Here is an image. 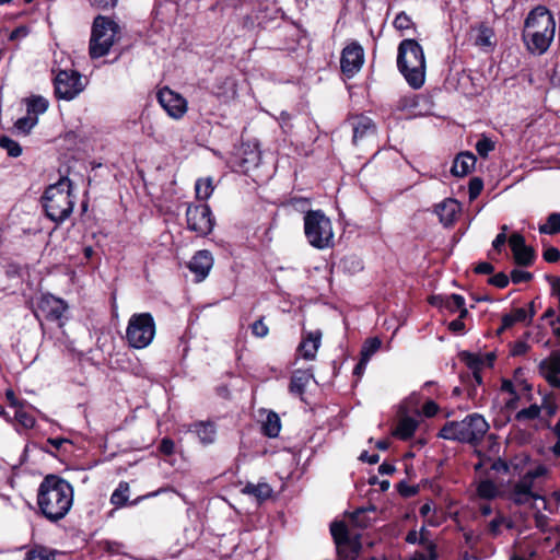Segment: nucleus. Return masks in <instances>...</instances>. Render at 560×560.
I'll return each instance as SVG.
<instances>
[{
	"instance_id": "dca6fc26",
	"label": "nucleus",
	"mask_w": 560,
	"mask_h": 560,
	"mask_svg": "<svg viewBox=\"0 0 560 560\" xmlns=\"http://www.w3.org/2000/svg\"><path fill=\"white\" fill-rule=\"evenodd\" d=\"M364 62V52L363 48L357 44L352 43L343 48L340 59V68L342 73L352 78L362 67Z\"/></svg>"
},
{
	"instance_id": "2eb2a0df",
	"label": "nucleus",
	"mask_w": 560,
	"mask_h": 560,
	"mask_svg": "<svg viewBox=\"0 0 560 560\" xmlns=\"http://www.w3.org/2000/svg\"><path fill=\"white\" fill-rule=\"evenodd\" d=\"M67 304L63 300L56 298L51 294L42 295L37 303L35 316L40 319L44 317L47 320H58L62 317L67 310Z\"/></svg>"
},
{
	"instance_id": "4468645a",
	"label": "nucleus",
	"mask_w": 560,
	"mask_h": 560,
	"mask_svg": "<svg viewBox=\"0 0 560 560\" xmlns=\"http://www.w3.org/2000/svg\"><path fill=\"white\" fill-rule=\"evenodd\" d=\"M158 101L167 115L174 119H180L187 112V101L180 94L164 86L158 92Z\"/></svg>"
},
{
	"instance_id": "6e6d98bb",
	"label": "nucleus",
	"mask_w": 560,
	"mask_h": 560,
	"mask_svg": "<svg viewBox=\"0 0 560 560\" xmlns=\"http://www.w3.org/2000/svg\"><path fill=\"white\" fill-rule=\"evenodd\" d=\"M397 490L405 498L411 497L417 493L416 487L409 486L408 483H406L404 481H401L397 485Z\"/></svg>"
},
{
	"instance_id": "e433bc0d",
	"label": "nucleus",
	"mask_w": 560,
	"mask_h": 560,
	"mask_svg": "<svg viewBox=\"0 0 560 560\" xmlns=\"http://www.w3.org/2000/svg\"><path fill=\"white\" fill-rule=\"evenodd\" d=\"M527 319V311L525 308H515L510 314L502 317V329L510 328L515 323L525 322Z\"/></svg>"
},
{
	"instance_id": "de8ad7c7",
	"label": "nucleus",
	"mask_w": 560,
	"mask_h": 560,
	"mask_svg": "<svg viewBox=\"0 0 560 560\" xmlns=\"http://www.w3.org/2000/svg\"><path fill=\"white\" fill-rule=\"evenodd\" d=\"M247 149H249V145L243 147V153L246 155L242 160L243 164L257 166L260 162V152L255 148L247 153Z\"/></svg>"
},
{
	"instance_id": "39448f33",
	"label": "nucleus",
	"mask_w": 560,
	"mask_h": 560,
	"mask_svg": "<svg viewBox=\"0 0 560 560\" xmlns=\"http://www.w3.org/2000/svg\"><path fill=\"white\" fill-rule=\"evenodd\" d=\"M489 430V423L479 413H471L460 421L444 424L439 436L462 443L477 444Z\"/></svg>"
},
{
	"instance_id": "7c9ffc66",
	"label": "nucleus",
	"mask_w": 560,
	"mask_h": 560,
	"mask_svg": "<svg viewBox=\"0 0 560 560\" xmlns=\"http://www.w3.org/2000/svg\"><path fill=\"white\" fill-rule=\"evenodd\" d=\"M476 492L478 498L483 500H493L500 495L498 486L489 479L481 480L477 485Z\"/></svg>"
},
{
	"instance_id": "58836bf2",
	"label": "nucleus",
	"mask_w": 560,
	"mask_h": 560,
	"mask_svg": "<svg viewBox=\"0 0 560 560\" xmlns=\"http://www.w3.org/2000/svg\"><path fill=\"white\" fill-rule=\"evenodd\" d=\"M539 232L541 234H557L560 232V214L551 213L549 214L547 222L539 226Z\"/></svg>"
},
{
	"instance_id": "393cba45",
	"label": "nucleus",
	"mask_w": 560,
	"mask_h": 560,
	"mask_svg": "<svg viewBox=\"0 0 560 560\" xmlns=\"http://www.w3.org/2000/svg\"><path fill=\"white\" fill-rule=\"evenodd\" d=\"M459 211V203L455 199H445L436 206L435 212L440 221L444 225H450L454 222L456 214Z\"/></svg>"
},
{
	"instance_id": "cd10ccee",
	"label": "nucleus",
	"mask_w": 560,
	"mask_h": 560,
	"mask_svg": "<svg viewBox=\"0 0 560 560\" xmlns=\"http://www.w3.org/2000/svg\"><path fill=\"white\" fill-rule=\"evenodd\" d=\"M512 528L513 523L506 518L500 511L495 513L493 520L486 524V534L491 538H497L502 534V527Z\"/></svg>"
},
{
	"instance_id": "72a5a7b5",
	"label": "nucleus",
	"mask_w": 560,
	"mask_h": 560,
	"mask_svg": "<svg viewBox=\"0 0 560 560\" xmlns=\"http://www.w3.org/2000/svg\"><path fill=\"white\" fill-rule=\"evenodd\" d=\"M25 560H56V552L44 546H35L26 553Z\"/></svg>"
},
{
	"instance_id": "5fc2aeb1",
	"label": "nucleus",
	"mask_w": 560,
	"mask_h": 560,
	"mask_svg": "<svg viewBox=\"0 0 560 560\" xmlns=\"http://www.w3.org/2000/svg\"><path fill=\"white\" fill-rule=\"evenodd\" d=\"M509 277L503 273V272H499L497 275H494L492 278H490L489 282L497 287V288H500V289H503L505 288L508 284H509Z\"/></svg>"
},
{
	"instance_id": "680f3d73",
	"label": "nucleus",
	"mask_w": 560,
	"mask_h": 560,
	"mask_svg": "<svg viewBox=\"0 0 560 560\" xmlns=\"http://www.w3.org/2000/svg\"><path fill=\"white\" fill-rule=\"evenodd\" d=\"M448 329L453 332L460 334L465 329V324L460 318H457L448 324Z\"/></svg>"
},
{
	"instance_id": "052dcab7",
	"label": "nucleus",
	"mask_w": 560,
	"mask_h": 560,
	"mask_svg": "<svg viewBox=\"0 0 560 560\" xmlns=\"http://www.w3.org/2000/svg\"><path fill=\"white\" fill-rule=\"evenodd\" d=\"M280 126L284 132H289L291 130V115L287 112H281L280 117Z\"/></svg>"
},
{
	"instance_id": "1a4fd4ad",
	"label": "nucleus",
	"mask_w": 560,
	"mask_h": 560,
	"mask_svg": "<svg viewBox=\"0 0 560 560\" xmlns=\"http://www.w3.org/2000/svg\"><path fill=\"white\" fill-rule=\"evenodd\" d=\"M155 336V322L150 313L133 314L128 322L126 339L130 347L143 349Z\"/></svg>"
},
{
	"instance_id": "c03bdc74",
	"label": "nucleus",
	"mask_w": 560,
	"mask_h": 560,
	"mask_svg": "<svg viewBox=\"0 0 560 560\" xmlns=\"http://www.w3.org/2000/svg\"><path fill=\"white\" fill-rule=\"evenodd\" d=\"M14 419L25 429H31L35 424V418L31 413L26 412L23 407L15 409Z\"/></svg>"
},
{
	"instance_id": "8fccbe9b",
	"label": "nucleus",
	"mask_w": 560,
	"mask_h": 560,
	"mask_svg": "<svg viewBox=\"0 0 560 560\" xmlns=\"http://www.w3.org/2000/svg\"><path fill=\"white\" fill-rule=\"evenodd\" d=\"M252 334L257 338H264L268 335L269 328L264 323V317H260L259 319L255 320L252 326Z\"/></svg>"
},
{
	"instance_id": "a18cd8bd",
	"label": "nucleus",
	"mask_w": 560,
	"mask_h": 560,
	"mask_svg": "<svg viewBox=\"0 0 560 560\" xmlns=\"http://www.w3.org/2000/svg\"><path fill=\"white\" fill-rule=\"evenodd\" d=\"M495 143L489 137L482 136L476 143L475 148L481 158H487L494 150Z\"/></svg>"
},
{
	"instance_id": "f704fd0d",
	"label": "nucleus",
	"mask_w": 560,
	"mask_h": 560,
	"mask_svg": "<svg viewBox=\"0 0 560 560\" xmlns=\"http://www.w3.org/2000/svg\"><path fill=\"white\" fill-rule=\"evenodd\" d=\"M195 190L196 197L199 200H207L208 198H210L214 190L212 179L210 177L198 179L195 185Z\"/></svg>"
},
{
	"instance_id": "6e6552de",
	"label": "nucleus",
	"mask_w": 560,
	"mask_h": 560,
	"mask_svg": "<svg viewBox=\"0 0 560 560\" xmlns=\"http://www.w3.org/2000/svg\"><path fill=\"white\" fill-rule=\"evenodd\" d=\"M330 533L340 560H357L362 548L360 532L348 527L345 522H334Z\"/></svg>"
},
{
	"instance_id": "9b49d317",
	"label": "nucleus",
	"mask_w": 560,
	"mask_h": 560,
	"mask_svg": "<svg viewBox=\"0 0 560 560\" xmlns=\"http://www.w3.org/2000/svg\"><path fill=\"white\" fill-rule=\"evenodd\" d=\"M186 221L188 230L200 236L210 234L215 224L208 205H189L186 211Z\"/></svg>"
},
{
	"instance_id": "6ab92c4d",
	"label": "nucleus",
	"mask_w": 560,
	"mask_h": 560,
	"mask_svg": "<svg viewBox=\"0 0 560 560\" xmlns=\"http://www.w3.org/2000/svg\"><path fill=\"white\" fill-rule=\"evenodd\" d=\"M213 266V257L209 250H198L188 264L189 270L198 282L205 280Z\"/></svg>"
},
{
	"instance_id": "3c124183",
	"label": "nucleus",
	"mask_w": 560,
	"mask_h": 560,
	"mask_svg": "<svg viewBox=\"0 0 560 560\" xmlns=\"http://www.w3.org/2000/svg\"><path fill=\"white\" fill-rule=\"evenodd\" d=\"M482 188L483 183L479 177L471 178L468 185L469 199H476L480 195Z\"/></svg>"
},
{
	"instance_id": "774afa93",
	"label": "nucleus",
	"mask_w": 560,
	"mask_h": 560,
	"mask_svg": "<svg viewBox=\"0 0 560 560\" xmlns=\"http://www.w3.org/2000/svg\"><path fill=\"white\" fill-rule=\"evenodd\" d=\"M362 462H368L370 464H375L378 462L380 459V456L377 454H372V455H369V453L366 451H363L361 454H360V457H359Z\"/></svg>"
},
{
	"instance_id": "ea45409f",
	"label": "nucleus",
	"mask_w": 560,
	"mask_h": 560,
	"mask_svg": "<svg viewBox=\"0 0 560 560\" xmlns=\"http://www.w3.org/2000/svg\"><path fill=\"white\" fill-rule=\"evenodd\" d=\"M382 340L378 337L368 339L361 349V358L369 361L370 358L381 348Z\"/></svg>"
},
{
	"instance_id": "c85d7f7f",
	"label": "nucleus",
	"mask_w": 560,
	"mask_h": 560,
	"mask_svg": "<svg viewBox=\"0 0 560 560\" xmlns=\"http://www.w3.org/2000/svg\"><path fill=\"white\" fill-rule=\"evenodd\" d=\"M242 492L245 494L253 495L258 501L261 502L271 497L272 488L266 482H260L257 485L247 482L246 486L243 488Z\"/></svg>"
},
{
	"instance_id": "7ed1b4c3",
	"label": "nucleus",
	"mask_w": 560,
	"mask_h": 560,
	"mask_svg": "<svg viewBox=\"0 0 560 560\" xmlns=\"http://www.w3.org/2000/svg\"><path fill=\"white\" fill-rule=\"evenodd\" d=\"M397 67L410 88L418 90L425 81V58L415 39H404L398 47Z\"/></svg>"
},
{
	"instance_id": "f8f14e48",
	"label": "nucleus",
	"mask_w": 560,
	"mask_h": 560,
	"mask_svg": "<svg viewBox=\"0 0 560 560\" xmlns=\"http://www.w3.org/2000/svg\"><path fill=\"white\" fill-rule=\"evenodd\" d=\"M54 83L57 98L65 101L75 98L84 90L82 75L75 70H60Z\"/></svg>"
},
{
	"instance_id": "20e7f679",
	"label": "nucleus",
	"mask_w": 560,
	"mask_h": 560,
	"mask_svg": "<svg viewBox=\"0 0 560 560\" xmlns=\"http://www.w3.org/2000/svg\"><path fill=\"white\" fill-rule=\"evenodd\" d=\"M42 205L48 219L55 223L67 220L74 207L72 183L68 177H61L48 186L42 197Z\"/></svg>"
},
{
	"instance_id": "a19ab883",
	"label": "nucleus",
	"mask_w": 560,
	"mask_h": 560,
	"mask_svg": "<svg viewBox=\"0 0 560 560\" xmlns=\"http://www.w3.org/2000/svg\"><path fill=\"white\" fill-rule=\"evenodd\" d=\"M0 148L7 150L8 154L12 158H18L22 153L21 145L7 136L0 137Z\"/></svg>"
},
{
	"instance_id": "37998d69",
	"label": "nucleus",
	"mask_w": 560,
	"mask_h": 560,
	"mask_svg": "<svg viewBox=\"0 0 560 560\" xmlns=\"http://www.w3.org/2000/svg\"><path fill=\"white\" fill-rule=\"evenodd\" d=\"M38 119L36 116H25V117H22V118H19L15 124H14V128L23 133V135H27L32 128L37 124Z\"/></svg>"
},
{
	"instance_id": "0eeeda50",
	"label": "nucleus",
	"mask_w": 560,
	"mask_h": 560,
	"mask_svg": "<svg viewBox=\"0 0 560 560\" xmlns=\"http://www.w3.org/2000/svg\"><path fill=\"white\" fill-rule=\"evenodd\" d=\"M304 233L310 245L317 249H325L332 245L331 221L322 210H310L305 213Z\"/></svg>"
},
{
	"instance_id": "79ce46f5",
	"label": "nucleus",
	"mask_w": 560,
	"mask_h": 560,
	"mask_svg": "<svg viewBox=\"0 0 560 560\" xmlns=\"http://www.w3.org/2000/svg\"><path fill=\"white\" fill-rule=\"evenodd\" d=\"M540 411H541L540 406L534 404V405H530L528 408H524V409L520 410L516 413L515 418L518 421L535 420L539 417Z\"/></svg>"
},
{
	"instance_id": "09e8293b",
	"label": "nucleus",
	"mask_w": 560,
	"mask_h": 560,
	"mask_svg": "<svg viewBox=\"0 0 560 560\" xmlns=\"http://www.w3.org/2000/svg\"><path fill=\"white\" fill-rule=\"evenodd\" d=\"M369 483L371 486L378 485V489H373L369 492H374V502H384L383 501V491H385V480L378 481V478L376 476H371L369 478Z\"/></svg>"
},
{
	"instance_id": "13d9d810",
	"label": "nucleus",
	"mask_w": 560,
	"mask_h": 560,
	"mask_svg": "<svg viewBox=\"0 0 560 560\" xmlns=\"http://www.w3.org/2000/svg\"><path fill=\"white\" fill-rule=\"evenodd\" d=\"M175 444L171 439L164 438L160 443V451L165 455H171L174 452Z\"/></svg>"
},
{
	"instance_id": "a878e982",
	"label": "nucleus",
	"mask_w": 560,
	"mask_h": 560,
	"mask_svg": "<svg viewBox=\"0 0 560 560\" xmlns=\"http://www.w3.org/2000/svg\"><path fill=\"white\" fill-rule=\"evenodd\" d=\"M476 164V158L470 152H464L456 156L453 166L451 168V172L454 176H465L467 175L471 170H474Z\"/></svg>"
},
{
	"instance_id": "864d4df0",
	"label": "nucleus",
	"mask_w": 560,
	"mask_h": 560,
	"mask_svg": "<svg viewBox=\"0 0 560 560\" xmlns=\"http://www.w3.org/2000/svg\"><path fill=\"white\" fill-rule=\"evenodd\" d=\"M91 7L98 10H109L117 5L118 0H88Z\"/></svg>"
},
{
	"instance_id": "a211bd4d",
	"label": "nucleus",
	"mask_w": 560,
	"mask_h": 560,
	"mask_svg": "<svg viewBox=\"0 0 560 560\" xmlns=\"http://www.w3.org/2000/svg\"><path fill=\"white\" fill-rule=\"evenodd\" d=\"M509 244L513 253V258L516 265L528 267L535 260V250L533 247L525 244V238L520 233L511 234Z\"/></svg>"
},
{
	"instance_id": "0e129e2a",
	"label": "nucleus",
	"mask_w": 560,
	"mask_h": 560,
	"mask_svg": "<svg viewBox=\"0 0 560 560\" xmlns=\"http://www.w3.org/2000/svg\"><path fill=\"white\" fill-rule=\"evenodd\" d=\"M540 408L541 410H545L549 417L553 416L557 411L556 404L549 400H545Z\"/></svg>"
},
{
	"instance_id": "ddd939ff",
	"label": "nucleus",
	"mask_w": 560,
	"mask_h": 560,
	"mask_svg": "<svg viewBox=\"0 0 560 560\" xmlns=\"http://www.w3.org/2000/svg\"><path fill=\"white\" fill-rule=\"evenodd\" d=\"M385 508L384 502H374V492L369 494V504L366 506L357 509L350 514L348 527L358 530L369 527L377 518V511L383 512Z\"/></svg>"
},
{
	"instance_id": "f03ea898",
	"label": "nucleus",
	"mask_w": 560,
	"mask_h": 560,
	"mask_svg": "<svg viewBox=\"0 0 560 560\" xmlns=\"http://www.w3.org/2000/svg\"><path fill=\"white\" fill-rule=\"evenodd\" d=\"M555 34L556 21L546 7L538 5L528 13L524 23L523 39L530 52L545 54Z\"/></svg>"
},
{
	"instance_id": "f257e3e1",
	"label": "nucleus",
	"mask_w": 560,
	"mask_h": 560,
	"mask_svg": "<svg viewBox=\"0 0 560 560\" xmlns=\"http://www.w3.org/2000/svg\"><path fill=\"white\" fill-rule=\"evenodd\" d=\"M73 504V487L57 475H47L37 490L40 514L51 523L67 516Z\"/></svg>"
},
{
	"instance_id": "bf43d9fd",
	"label": "nucleus",
	"mask_w": 560,
	"mask_h": 560,
	"mask_svg": "<svg viewBox=\"0 0 560 560\" xmlns=\"http://www.w3.org/2000/svg\"><path fill=\"white\" fill-rule=\"evenodd\" d=\"M438 410L439 406L432 400L427 401L422 408L423 415L428 418L435 416Z\"/></svg>"
},
{
	"instance_id": "423d86ee",
	"label": "nucleus",
	"mask_w": 560,
	"mask_h": 560,
	"mask_svg": "<svg viewBox=\"0 0 560 560\" xmlns=\"http://www.w3.org/2000/svg\"><path fill=\"white\" fill-rule=\"evenodd\" d=\"M120 32L119 25L108 16L97 15L92 24L89 54L92 59L106 56Z\"/></svg>"
},
{
	"instance_id": "412c9836",
	"label": "nucleus",
	"mask_w": 560,
	"mask_h": 560,
	"mask_svg": "<svg viewBox=\"0 0 560 560\" xmlns=\"http://www.w3.org/2000/svg\"><path fill=\"white\" fill-rule=\"evenodd\" d=\"M470 39L474 45L483 49L491 50L495 46V34L492 27L480 23L470 31Z\"/></svg>"
},
{
	"instance_id": "473e14b6",
	"label": "nucleus",
	"mask_w": 560,
	"mask_h": 560,
	"mask_svg": "<svg viewBox=\"0 0 560 560\" xmlns=\"http://www.w3.org/2000/svg\"><path fill=\"white\" fill-rule=\"evenodd\" d=\"M129 490L127 482H119L118 487L110 495V503L117 508L126 505L129 499Z\"/></svg>"
},
{
	"instance_id": "c9c22d12",
	"label": "nucleus",
	"mask_w": 560,
	"mask_h": 560,
	"mask_svg": "<svg viewBox=\"0 0 560 560\" xmlns=\"http://www.w3.org/2000/svg\"><path fill=\"white\" fill-rule=\"evenodd\" d=\"M27 113L34 114L35 116L44 114L48 108V101L43 96H32L27 98Z\"/></svg>"
},
{
	"instance_id": "4c0bfd02",
	"label": "nucleus",
	"mask_w": 560,
	"mask_h": 560,
	"mask_svg": "<svg viewBox=\"0 0 560 560\" xmlns=\"http://www.w3.org/2000/svg\"><path fill=\"white\" fill-rule=\"evenodd\" d=\"M436 512V504L432 500H428L420 508V515L425 518V522L431 526L439 524L438 518H435Z\"/></svg>"
},
{
	"instance_id": "aec40b11",
	"label": "nucleus",
	"mask_w": 560,
	"mask_h": 560,
	"mask_svg": "<svg viewBox=\"0 0 560 560\" xmlns=\"http://www.w3.org/2000/svg\"><path fill=\"white\" fill-rule=\"evenodd\" d=\"M348 122L353 131L352 141L354 144H357L359 140L373 137L375 135L376 126L373 120L366 116H353L349 119Z\"/></svg>"
},
{
	"instance_id": "c756f323",
	"label": "nucleus",
	"mask_w": 560,
	"mask_h": 560,
	"mask_svg": "<svg viewBox=\"0 0 560 560\" xmlns=\"http://www.w3.org/2000/svg\"><path fill=\"white\" fill-rule=\"evenodd\" d=\"M311 374L306 371H295L291 377L290 392L292 394L302 395L308 384Z\"/></svg>"
},
{
	"instance_id": "2f4dec72",
	"label": "nucleus",
	"mask_w": 560,
	"mask_h": 560,
	"mask_svg": "<svg viewBox=\"0 0 560 560\" xmlns=\"http://www.w3.org/2000/svg\"><path fill=\"white\" fill-rule=\"evenodd\" d=\"M281 429L280 418L276 412L270 411L262 423L264 433L269 438L279 435Z\"/></svg>"
},
{
	"instance_id": "49530a36",
	"label": "nucleus",
	"mask_w": 560,
	"mask_h": 560,
	"mask_svg": "<svg viewBox=\"0 0 560 560\" xmlns=\"http://www.w3.org/2000/svg\"><path fill=\"white\" fill-rule=\"evenodd\" d=\"M393 25L397 31H399L401 33L409 31L413 27V23H412L411 19L404 12L399 13L395 18Z\"/></svg>"
},
{
	"instance_id": "69168bd1",
	"label": "nucleus",
	"mask_w": 560,
	"mask_h": 560,
	"mask_svg": "<svg viewBox=\"0 0 560 560\" xmlns=\"http://www.w3.org/2000/svg\"><path fill=\"white\" fill-rule=\"evenodd\" d=\"M475 271L477 273L488 275V273H491L493 271V266L491 264H489V262H480L475 268Z\"/></svg>"
},
{
	"instance_id": "9d476101",
	"label": "nucleus",
	"mask_w": 560,
	"mask_h": 560,
	"mask_svg": "<svg viewBox=\"0 0 560 560\" xmlns=\"http://www.w3.org/2000/svg\"><path fill=\"white\" fill-rule=\"evenodd\" d=\"M546 474L547 468L542 465L528 470L511 487L508 493V499L516 505H524L532 500L542 499V497L535 491L536 479L545 476Z\"/></svg>"
},
{
	"instance_id": "5701e85b",
	"label": "nucleus",
	"mask_w": 560,
	"mask_h": 560,
	"mask_svg": "<svg viewBox=\"0 0 560 560\" xmlns=\"http://www.w3.org/2000/svg\"><path fill=\"white\" fill-rule=\"evenodd\" d=\"M322 332L319 330L308 332L299 346L302 357L306 360H313L320 346Z\"/></svg>"
},
{
	"instance_id": "bb28decb",
	"label": "nucleus",
	"mask_w": 560,
	"mask_h": 560,
	"mask_svg": "<svg viewBox=\"0 0 560 560\" xmlns=\"http://www.w3.org/2000/svg\"><path fill=\"white\" fill-rule=\"evenodd\" d=\"M493 353L480 354V353H463V360L466 365L472 371H481L483 366H491L494 360Z\"/></svg>"
},
{
	"instance_id": "4be33fe9",
	"label": "nucleus",
	"mask_w": 560,
	"mask_h": 560,
	"mask_svg": "<svg viewBox=\"0 0 560 560\" xmlns=\"http://www.w3.org/2000/svg\"><path fill=\"white\" fill-rule=\"evenodd\" d=\"M188 431L195 434L205 444H212L215 441L217 429L212 422H195L189 425Z\"/></svg>"
},
{
	"instance_id": "338daca9",
	"label": "nucleus",
	"mask_w": 560,
	"mask_h": 560,
	"mask_svg": "<svg viewBox=\"0 0 560 560\" xmlns=\"http://www.w3.org/2000/svg\"><path fill=\"white\" fill-rule=\"evenodd\" d=\"M368 362L369 361L360 358V361L357 363V365L353 369V375H355L357 377H360L363 374Z\"/></svg>"
},
{
	"instance_id": "4d7b16f0",
	"label": "nucleus",
	"mask_w": 560,
	"mask_h": 560,
	"mask_svg": "<svg viewBox=\"0 0 560 560\" xmlns=\"http://www.w3.org/2000/svg\"><path fill=\"white\" fill-rule=\"evenodd\" d=\"M544 259L548 262H557L560 259V250L556 247H548L544 252Z\"/></svg>"
},
{
	"instance_id": "603ef678",
	"label": "nucleus",
	"mask_w": 560,
	"mask_h": 560,
	"mask_svg": "<svg viewBox=\"0 0 560 560\" xmlns=\"http://www.w3.org/2000/svg\"><path fill=\"white\" fill-rule=\"evenodd\" d=\"M533 278V275L528 271L521 269H513L511 271V280L513 283L527 282Z\"/></svg>"
},
{
	"instance_id": "b1692460",
	"label": "nucleus",
	"mask_w": 560,
	"mask_h": 560,
	"mask_svg": "<svg viewBox=\"0 0 560 560\" xmlns=\"http://www.w3.org/2000/svg\"><path fill=\"white\" fill-rule=\"evenodd\" d=\"M430 303L434 306L445 308L451 313H455L465 305V299L459 294L435 295L430 299Z\"/></svg>"
},
{
	"instance_id": "f3484780",
	"label": "nucleus",
	"mask_w": 560,
	"mask_h": 560,
	"mask_svg": "<svg viewBox=\"0 0 560 560\" xmlns=\"http://www.w3.org/2000/svg\"><path fill=\"white\" fill-rule=\"evenodd\" d=\"M408 407L402 404L399 407L398 419L393 428L392 435L400 441H408L419 427V421L408 415Z\"/></svg>"
},
{
	"instance_id": "e2e57ef3",
	"label": "nucleus",
	"mask_w": 560,
	"mask_h": 560,
	"mask_svg": "<svg viewBox=\"0 0 560 560\" xmlns=\"http://www.w3.org/2000/svg\"><path fill=\"white\" fill-rule=\"evenodd\" d=\"M506 242V234L499 233L492 242V246L495 250L500 252Z\"/></svg>"
}]
</instances>
